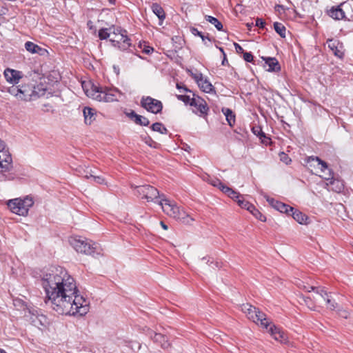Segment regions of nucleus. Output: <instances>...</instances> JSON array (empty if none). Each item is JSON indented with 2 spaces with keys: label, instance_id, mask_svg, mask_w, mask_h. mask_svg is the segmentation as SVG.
Returning a JSON list of instances; mask_svg holds the SVG:
<instances>
[{
  "label": "nucleus",
  "instance_id": "17",
  "mask_svg": "<svg viewBox=\"0 0 353 353\" xmlns=\"http://www.w3.org/2000/svg\"><path fill=\"white\" fill-rule=\"evenodd\" d=\"M328 48L333 52V54L339 57L342 58L344 55L343 48V43L337 39H328L327 41Z\"/></svg>",
  "mask_w": 353,
  "mask_h": 353
},
{
  "label": "nucleus",
  "instance_id": "2",
  "mask_svg": "<svg viewBox=\"0 0 353 353\" xmlns=\"http://www.w3.org/2000/svg\"><path fill=\"white\" fill-rule=\"evenodd\" d=\"M47 90L46 85L42 83L36 85L32 80L25 77L17 85L8 87L7 92L18 101L27 102L44 96Z\"/></svg>",
  "mask_w": 353,
  "mask_h": 353
},
{
  "label": "nucleus",
  "instance_id": "31",
  "mask_svg": "<svg viewBox=\"0 0 353 353\" xmlns=\"http://www.w3.org/2000/svg\"><path fill=\"white\" fill-rule=\"evenodd\" d=\"M205 19L207 21L214 25L218 30H221L223 29L222 23L216 18L212 16L205 15Z\"/></svg>",
  "mask_w": 353,
  "mask_h": 353
},
{
  "label": "nucleus",
  "instance_id": "52",
  "mask_svg": "<svg viewBox=\"0 0 353 353\" xmlns=\"http://www.w3.org/2000/svg\"><path fill=\"white\" fill-rule=\"evenodd\" d=\"M202 41L204 42L205 45H207V43L205 40H208L209 41H211V39L209 38L208 35L205 36L204 34H202L201 37Z\"/></svg>",
  "mask_w": 353,
  "mask_h": 353
},
{
  "label": "nucleus",
  "instance_id": "38",
  "mask_svg": "<svg viewBox=\"0 0 353 353\" xmlns=\"http://www.w3.org/2000/svg\"><path fill=\"white\" fill-rule=\"evenodd\" d=\"M85 178H87V179L92 178L94 182L99 183V184H102L105 181V180L103 177L99 176H94L93 174H90V176L85 175Z\"/></svg>",
  "mask_w": 353,
  "mask_h": 353
},
{
  "label": "nucleus",
  "instance_id": "47",
  "mask_svg": "<svg viewBox=\"0 0 353 353\" xmlns=\"http://www.w3.org/2000/svg\"><path fill=\"white\" fill-rule=\"evenodd\" d=\"M234 46L237 53H243V48L239 43H234Z\"/></svg>",
  "mask_w": 353,
  "mask_h": 353
},
{
  "label": "nucleus",
  "instance_id": "51",
  "mask_svg": "<svg viewBox=\"0 0 353 353\" xmlns=\"http://www.w3.org/2000/svg\"><path fill=\"white\" fill-rule=\"evenodd\" d=\"M252 131L255 134L264 136V133L263 132H261V134L260 133L261 130L259 128L256 129L255 128H253Z\"/></svg>",
  "mask_w": 353,
  "mask_h": 353
},
{
  "label": "nucleus",
  "instance_id": "56",
  "mask_svg": "<svg viewBox=\"0 0 353 353\" xmlns=\"http://www.w3.org/2000/svg\"><path fill=\"white\" fill-rule=\"evenodd\" d=\"M160 225H161V227H162L164 230H168V225H167L166 224H165V223H164L163 221H161V222H160Z\"/></svg>",
  "mask_w": 353,
  "mask_h": 353
},
{
  "label": "nucleus",
  "instance_id": "20",
  "mask_svg": "<svg viewBox=\"0 0 353 353\" xmlns=\"http://www.w3.org/2000/svg\"><path fill=\"white\" fill-rule=\"evenodd\" d=\"M151 339L154 343L159 344L163 349H168L170 347L171 344L165 335L155 332L154 333V336H151Z\"/></svg>",
  "mask_w": 353,
  "mask_h": 353
},
{
  "label": "nucleus",
  "instance_id": "50",
  "mask_svg": "<svg viewBox=\"0 0 353 353\" xmlns=\"http://www.w3.org/2000/svg\"><path fill=\"white\" fill-rule=\"evenodd\" d=\"M143 52L148 54H150L151 52L153 51V48H151V47H149V46H147L145 47L144 49H143Z\"/></svg>",
  "mask_w": 353,
  "mask_h": 353
},
{
  "label": "nucleus",
  "instance_id": "39",
  "mask_svg": "<svg viewBox=\"0 0 353 353\" xmlns=\"http://www.w3.org/2000/svg\"><path fill=\"white\" fill-rule=\"evenodd\" d=\"M208 181L212 185H213L214 187H217V188H219L222 183L219 179H216V178H214V179L210 178L208 180Z\"/></svg>",
  "mask_w": 353,
  "mask_h": 353
},
{
  "label": "nucleus",
  "instance_id": "25",
  "mask_svg": "<svg viewBox=\"0 0 353 353\" xmlns=\"http://www.w3.org/2000/svg\"><path fill=\"white\" fill-rule=\"evenodd\" d=\"M83 112L85 123L90 125L95 120L96 111L91 108L85 107Z\"/></svg>",
  "mask_w": 353,
  "mask_h": 353
},
{
  "label": "nucleus",
  "instance_id": "16",
  "mask_svg": "<svg viewBox=\"0 0 353 353\" xmlns=\"http://www.w3.org/2000/svg\"><path fill=\"white\" fill-rule=\"evenodd\" d=\"M304 289L307 292H315L316 294L322 297L326 301V303L329 304L328 308L330 309L331 310H334L337 307V303H336L334 301H331V299L328 296L327 292L324 290V288L304 286Z\"/></svg>",
  "mask_w": 353,
  "mask_h": 353
},
{
  "label": "nucleus",
  "instance_id": "14",
  "mask_svg": "<svg viewBox=\"0 0 353 353\" xmlns=\"http://www.w3.org/2000/svg\"><path fill=\"white\" fill-rule=\"evenodd\" d=\"M192 101L190 102V105L194 107L196 111H194L195 113H199L200 116L207 115L209 108L206 101L201 97L192 94Z\"/></svg>",
  "mask_w": 353,
  "mask_h": 353
},
{
  "label": "nucleus",
  "instance_id": "4",
  "mask_svg": "<svg viewBox=\"0 0 353 353\" xmlns=\"http://www.w3.org/2000/svg\"><path fill=\"white\" fill-rule=\"evenodd\" d=\"M33 205V199L30 196H26L23 199L15 198L7 202V205L12 213L23 216L28 215L30 208Z\"/></svg>",
  "mask_w": 353,
  "mask_h": 353
},
{
  "label": "nucleus",
  "instance_id": "22",
  "mask_svg": "<svg viewBox=\"0 0 353 353\" xmlns=\"http://www.w3.org/2000/svg\"><path fill=\"white\" fill-rule=\"evenodd\" d=\"M263 59L265 60V63L268 66L267 69L268 72H278L280 70V65L276 58L267 57Z\"/></svg>",
  "mask_w": 353,
  "mask_h": 353
},
{
  "label": "nucleus",
  "instance_id": "18",
  "mask_svg": "<svg viewBox=\"0 0 353 353\" xmlns=\"http://www.w3.org/2000/svg\"><path fill=\"white\" fill-rule=\"evenodd\" d=\"M267 201L274 208L282 213L289 214L294 210L293 208L274 199L268 198Z\"/></svg>",
  "mask_w": 353,
  "mask_h": 353
},
{
  "label": "nucleus",
  "instance_id": "19",
  "mask_svg": "<svg viewBox=\"0 0 353 353\" xmlns=\"http://www.w3.org/2000/svg\"><path fill=\"white\" fill-rule=\"evenodd\" d=\"M270 325L268 332L272 336L275 340L279 341L281 342H284L286 341V335L285 332L281 330L279 327L275 326L274 325Z\"/></svg>",
  "mask_w": 353,
  "mask_h": 353
},
{
  "label": "nucleus",
  "instance_id": "8",
  "mask_svg": "<svg viewBox=\"0 0 353 353\" xmlns=\"http://www.w3.org/2000/svg\"><path fill=\"white\" fill-rule=\"evenodd\" d=\"M132 188H134V194L147 200L148 202L154 201L159 197V192L157 188L150 185H131Z\"/></svg>",
  "mask_w": 353,
  "mask_h": 353
},
{
  "label": "nucleus",
  "instance_id": "10",
  "mask_svg": "<svg viewBox=\"0 0 353 353\" xmlns=\"http://www.w3.org/2000/svg\"><path fill=\"white\" fill-rule=\"evenodd\" d=\"M12 168V159L6 145L0 139V172H8Z\"/></svg>",
  "mask_w": 353,
  "mask_h": 353
},
{
  "label": "nucleus",
  "instance_id": "57",
  "mask_svg": "<svg viewBox=\"0 0 353 353\" xmlns=\"http://www.w3.org/2000/svg\"><path fill=\"white\" fill-rule=\"evenodd\" d=\"M280 9H283V6H281V5H276V6H275V10H276V11H279V10H280Z\"/></svg>",
  "mask_w": 353,
  "mask_h": 353
},
{
  "label": "nucleus",
  "instance_id": "40",
  "mask_svg": "<svg viewBox=\"0 0 353 353\" xmlns=\"http://www.w3.org/2000/svg\"><path fill=\"white\" fill-rule=\"evenodd\" d=\"M218 188L227 195L230 192H232V189L229 188L228 186L225 185L223 183H221V184Z\"/></svg>",
  "mask_w": 353,
  "mask_h": 353
},
{
  "label": "nucleus",
  "instance_id": "26",
  "mask_svg": "<svg viewBox=\"0 0 353 353\" xmlns=\"http://www.w3.org/2000/svg\"><path fill=\"white\" fill-rule=\"evenodd\" d=\"M159 204L161 206L163 211L166 214H172V208L174 205V202L171 201L166 199H161L159 202Z\"/></svg>",
  "mask_w": 353,
  "mask_h": 353
},
{
  "label": "nucleus",
  "instance_id": "33",
  "mask_svg": "<svg viewBox=\"0 0 353 353\" xmlns=\"http://www.w3.org/2000/svg\"><path fill=\"white\" fill-rule=\"evenodd\" d=\"M274 28L275 31L282 37H285V27L281 23L275 22L274 23Z\"/></svg>",
  "mask_w": 353,
  "mask_h": 353
},
{
  "label": "nucleus",
  "instance_id": "29",
  "mask_svg": "<svg viewBox=\"0 0 353 353\" xmlns=\"http://www.w3.org/2000/svg\"><path fill=\"white\" fill-rule=\"evenodd\" d=\"M327 185H330V189L334 192H340L343 190V184L336 179L332 180L327 183Z\"/></svg>",
  "mask_w": 353,
  "mask_h": 353
},
{
  "label": "nucleus",
  "instance_id": "1",
  "mask_svg": "<svg viewBox=\"0 0 353 353\" xmlns=\"http://www.w3.org/2000/svg\"><path fill=\"white\" fill-rule=\"evenodd\" d=\"M42 285L46 292V302L59 314L83 316L89 312V301L78 294L74 278L65 268L48 269L43 275Z\"/></svg>",
  "mask_w": 353,
  "mask_h": 353
},
{
  "label": "nucleus",
  "instance_id": "36",
  "mask_svg": "<svg viewBox=\"0 0 353 353\" xmlns=\"http://www.w3.org/2000/svg\"><path fill=\"white\" fill-rule=\"evenodd\" d=\"M250 212L255 216L257 219L265 222L266 221V217L264 216L261 212H259L257 209L254 206V209H252Z\"/></svg>",
  "mask_w": 353,
  "mask_h": 353
},
{
  "label": "nucleus",
  "instance_id": "24",
  "mask_svg": "<svg viewBox=\"0 0 353 353\" xmlns=\"http://www.w3.org/2000/svg\"><path fill=\"white\" fill-rule=\"evenodd\" d=\"M151 9L159 19V25L161 26L163 20L165 19V13L163 8L158 3H154L151 6Z\"/></svg>",
  "mask_w": 353,
  "mask_h": 353
},
{
  "label": "nucleus",
  "instance_id": "49",
  "mask_svg": "<svg viewBox=\"0 0 353 353\" xmlns=\"http://www.w3.org/2000/svg\"><path fill=\"white\" fill-rule=\"evenodd\" d=\"M304 301H305V304H306V305H307V306H308L311 310H315V309H314V306L310 305V304L309 303V302H310V301H311L310 298H309V297L304 298Z\"/></svg>",
  "mask_w": 353,
  "mask_h": 353
},
{
  "label": "nucleus",
  "instance_id": "34",
  "mask_svg": "<svg viewBox=\"0 0 353 353\" xmlns=\"http://www.w3.org/2000/svg\"><path fill=\"white\" fill-rule=\"evenodd\" d=\"M236 202L241 208H245L249 212H250L252 209H254V205L250 202L245 201L242 196Z\"/></svg>",
  "mask_w": 353,
  "mask_h": 353
},
{
  "label": "nucleus",
  "instance_id": "30",
  "mask_svg": "<svg viewBox=\"0 0 353 353\" xmlns=\"http://www.w3.org/2000/svg\"><path fill=\"white\" fill-rule=\"evenodd\" d=\"M113 28L111 27L109 28H101L99 30V37L101 40L107 39L112 35Z\"/></svg>",
  "mask_w": 353,
  "mask_h": 353
},
{
  "label": "nucleus",
  "instance_id": "41",
  "mask_svg": "<svg viewBox=\"0 0 353 353\" xmlns=\"http://www.w3.org/2000/svg\"><path fill=\"white\" fill-rule=\"evenodd\" d=\"M228 196L236 201L241 198V195H240L239 192L234 191V190H232V192L228 194Z\"/></svg>",
  "mask_w": 353,
  "mask_h": 353
},
{
  "label": "nucleus",
  "instance_id": "54",
  "mask_svg": "<svg viewBox=\"0 0 353 353\" xmlns=\"http://www.w3.org/2000/svg\"><path fill=\"white\" fill-rule=\"evenodd\" d=\"M145 143H147V144H148V145H150V147H151V146H152V143H154V142H153V141H152L150 138H148V139L145 140Z\"/></svg>",
  "mask_w": 353,
  "mask_h": 353
},
{
  "label": "nucleus",
  "instance_id": "3",
  "mask_svg": "<svg viewBox=\"0 0 353 353\" xmlns=\"http://www.w3.org/2000/svg\"><path fill=\"white\" fill-rule=\"evenodd\" d=\"M89 88L83 86L85 94L97 101L111 103L118 101L122 97V93L117 88L98 86L89 84Z\"/></svg>",
  "mask_w": 353,
  "mask_h": 353
},
{
  "label": "nucleus",
  "instance_id": "12",
  "mask_svg": "<svg viewBox=\"0 0 353 353\" xmlns=\"http://www.w3.org/2000/svg\"><path fill=\"white\" fill-rule=\"evenodd\" d=\"M141 105L147 111L154 114L160 112L163 108V104L160 101L150 97H142L141 100Z\"/></svg>",
  "mask_w": 353,
  "mask_h": 353
},
{
  "label": "nucleus",
  "instance_id": "13",
  "mask_svg": "<svg viewBox=\"0 0 353 353\" xmlns=\"http://www.w3.org/2000/svg\"><path fill=\"white\" fill-rule=\"evenodd\" d=\"M171 212L172 214H168V216L184 224H191L195 220L194 217L187 214L185 211L180 210L179 207L175 203L172 208Z\"/></svg>",
  "mask_w": 353,
  "mask_h": 353
},
{
  "label": "nucleus",
  "instance_id": "42",
  "mask_svg": "<svg viewBox=\"0 0 353 353\" xmlns=\"http://www.w3.org/2000/svg\"><path fill=\"white\" fill-rule=\"evenodd\" d=\"M280 159L281 161H283L287 165L291 162L290 158L284 152H281L280 154Z\"/></svg>",
  "mask_w": 353,
  "mask_h": 353
},
{
  "label": "nucleus",
  "instance_id": "5",
  "mask_svg": "<svg viewBox=\"0 0 353 353\" xmlns=\"http://www.w3.org/2000/svg\"><path fill=\"white\" fill-rule=\"evenodd\" d=\"M70 245L77 252L85 254L94 255L97 252L98 245L91 240L83 237H73L70 240Z\"/></svg>",
  "mask_w": 353,
  "mask_h": 353
},
{
  "label": "nucleus",
  "instance_id": "61",
  "mask_svg": "<svg viewBox=\"0 0 353 353\" xmlns=\"http://www.w3.org/2000/svg\"><path fill=\"white\" fill-rule=\"evenodd\" d=\"M0 353H6V352L5 351H3V350L0 349Z\"/></svg>",
  "mask_w": 353,
  "mask_h": 353
},
{
  "label": "nucleus",
  "instance_id": "32",
  "mask_svg": "<svg viewBox=\"0 0 353 353\" xmlns=\"http://www.w3.org/2000/svg\"><path fill=\"white\" fill-rule=\"evenodd\" d=\"M151 128L154 132H158L162 134H166L168 133L167 128L159 122L154 123L152 125Z\"/></svg>",
  "mask_w": 353,
  "mask_h": 353
},
{
  "label": "nucleus",
  "instance_id": "28",
  "mask_svg": "<svg viewBox=\"0 0 353 353\" xmlns=\"http://www.w3.org/2000/svg\"><path fill=\"white\" fill-rule=\"evenodd\" d=\"M222 112L225 114L228 124L232 126L235 123V115L233 112L229 108H223Z\"/></svg>",
  "mask_w": 353,
  "mask_h": 353
},
{
  "label": "nucleus",
  "instance_id": "43",
  "mask_svg": "<svg viewBox=\"0 0 353 353\" xmlns=\"http://www.w3.org/2000/svg\"><path fill=\"white\" fill-rule=\"evenodd\" d=\"M243 59L247 62H252L253 55L251 52H243Z\"/></svg>",
  "mask_w": 353,
  "mask_h": 353
},
{
  "label": "nucleus",
  "instance_id": "48",
  "mask_svg": "<svg viewBox=\"0 0 353 353\" xmlns=\"http://www.w3.org/2000/svg\"><path fill=\"white\" fill-rule=\"evenodd\" d=\"M191 32L195 35V36H199V37H201V35L203 34V33L201 32H200L199 30H198L196 28H192L191 29Z\"/></svg>",
  "mask_w": 353,
  "mask_h": 353
},
{
  "label": "nucleus",
  "instance_id": "23",
  "mask_svg": "<svg viewBox=\"0 0 353 353\" xmlns=\"http://www.w3.org/2000/svg\"><path fill=\"white\" fill-rule=\"evenodd\" d=\"M330 17L335 20H341L345 18V12L341 8V6L332 7L328 12Z\"/></svg>",
  "mask_w": 353,
  "mask_h": 353
},
{
  "label": "nucleus",
  "instance_id": "6",
  "mask_svg": "<svg viewBox=\"0 0 353 353\" xmlns=\"http://www.w3.org/2000/svg\"><path fill=\"white\" fill-rule=\"evenodd\" d=\"M110 41L113 46L121 50H126L131 46L130 39L127 36V32L120 28H113L112 35Z\"/></svg>",
  "mask_w": 353,
  "mask_h": 353
},
{
  "label": "nucleus",
  "instance_id": "35",
  "mask_svg": "<svg viewBox=\"0 0 353 353\" xmlns=\"http://www.w3.org/2000/svg\"><path fill=\"white\" fill-rule=\"evenodd\" d=\"M134 123L136 124L143 125V126H148L150 124V121L146 117H143L141 115H139V114L137 115V117H136Z\"/></svg>",
  "mask_w": 353,
  "mask_h": 353
},
{
  "label": "nucleus",
  "instance_id": "46",
  "mask_svg": "<svg viewBox=\"0 0 353 353\" xmlns=\"http://www.w3.org/2000/svg\"><path fill=\"white\" fill-rule=\"evenodd\" d=\"M265 23V21L262 19L257 18L256 19V26L261 28H263L264 27Z\"/></svg>",
  "mask_w": 353,
  "mask_h": 353
},
{
  "label": "nucleus",
  "instance_id": "21",
  "mask_svg": "<svg viewBox=\"0 0 353 353\" xmlns=\"http://www.w3.org/2000/svg\"><path fill=\"white\" fill-rule=\"evenodd\" d=\"M25 48L27 51L32 54H38L39 55H44L48 53V51L40 47L39 46L35 44L31 41H27L25 43Z\"/></svg>",
  "mask_w": 353,
  "mask_h": 353
},
{
  "label": "nucleus",
  "instance_id": "53",
  "mask_svg": "<svg viewBox=\"0 0 353 353\" xmlns=\"http://www.w3.org/2000/svg\"><path fill=\"white\" fill-rule=\"evenodd\" d=\"M228 63V59L226 58V54H224L223 59V61H222V65H225Z\"/></svg>",
  "mask_w": 353,
  "mask_h": 353
},
{
  "label": "nucleus",
  "instance_id": "27",
  "mask_svg": "<svg viewBox=\"0 0 353 353\" xmlns=\"http://www.w3.org/2000/svg\"><path fill=\"white\" fill-rule=\"evenodd\" d=\"M292 212V217L293 219L296 221L300 224H307L308 217L301 212L299 210H293Z\"/></svg>",
  "mask_w": 353,
  "mask_h": 353
},
{
  "label": "nucleus",
  "instance_id": "55",
  "mask_svg": "<svg viewBox=\"0 0 353 353\" xmlns=\"http://www.w3.org/2000/svg\"><path fill=\"white\" fill-rule=\"evenodd\" d=\"M113 70L117 75L119 74V68L118 65H113Z\"/></svg>",
  "mask_w": 353,
  "mask_h": 353
},
{
  "label": "nucleus",
  "instance_id": "11",
  "mask_svg": "<svg viewBox=\"0 0 353 353\" xmlns=\"http://www.w3.org/2000/svg\"><path fill=\"white\" fill-rule=\"evenodd\" d=\"M188 72L203 92L210 93L214 91L213 85L206 77H203L202 73L198 72H193L191 70H188Z\"/></svg>",
  "mask_w": 353,
  "mask_h": 353
},
{
  "label": "nucleus",
  "instance_id": "15",
  "mask_svg": "<svg viewBox=\"0 0 353 353\" xmlns=\"http://www.w3.org/2000/svg\"><path fill=\"white\" fill-rule=\"evenodd\" d=\"M3 74L6 81L12 85H17L26 77L22 72L11 68H6Z\"/></svg>",
  "mask_w": 353,
  "mask_h": 353
},
{
  "label": "nucleus",
  "instance_id": "45",
  "mask_svg": "<svg viewBox=\"0 0 353 353\" xmlns=\"http://www.w3.org/2000/svg\"><path fill=\"white\" fill-rule=\"evenodd\" d=\"M125 114L128 117H129L131 120H132L134 122V120L136 119V117H137V114L133 111L130 110L129 112H125Z\"/></svg>",
  "mask_w": 353,
  "mask_h": 353
},
{
  "label": "nucleus",
  "instance_id": "37",
  "mask_svg": "<svg viewBox=\"0 0 353 353\" xmlns=\"http://www.w3.org/2000/svg\"><path fill=\"white\" fill-rule=\"evenodd\" d=\"M176 97L179 100L182 101L185 104H190V102L192 101V97H190V96H189V95H182V94L176 95Z\"/></svg>",
  "mask_w": 353,
  "mask_h": 353
},
{
  "label": "nucleus",
  "instance_id": "60",
  "mask_svg": "<svg viewBox=\"0 0 353 353\" xmlns=\"http://www.w3.org/2000/svg\"><path fill=\"white\" fill-rule=\"evenodd\" d=\"M219 49L220 52H222L223 55H224L225 52H224L223 48H221V47H219Z\"/></svg>",
  "mask_w": 353,
  "mask_h": 353
},
{
  "label": "nucleus",
  "instance_id": "58",
  "mask_svg": "<svg viewBox=\"0 0 353 353\" xmlns=\"http://www.w3.org/2000/svg\"><path fill=\"white\" fill-rule=\"evenodd\" d=\"M340 315L341 316L344 317V318H347V312H345V311H343Z\"/></svg>",
  "mask_w": 353,
  "mask_h": 353
},
{
  "label": "nucleus",
  "instance_id": "44",
  "mask_svg": "<svg viewBox=\"0 0 353 353\" xmlns=\"http://www.w3.org/2000/svg\"><path fill=\"white\" fill-rule=\"evenodd\" d=\"M176 88L180 91L183 90L186 92H192L190 90H189L185 85L181 83H176Z\"/></svg>",
  "mask_w": 353,
  "mask_h": 353
},
{
  "label": "nucleus",
  "instance_id": "9",
  "mask_svg": "<svg viewBox=\"0 0 353 353\" xmlns=\"http://www.w3.org/2000/svg\"><path fill=\"white\" fill-rule=\"evenodd\" d=\"M305 161L307 164H309L310 167L315 168L316 166H317L320 169L321 172H323V174L321 176L325 180L330 181L334 180L333 172L328 168L326 162L322 161L317 157L313 156L308 157L306 159Z\"/></svg>",
  "mask_w": 353,
  "mask_h": 353
},
{
  "label": "nucleus",
  "instance_id": "7",
  "mask_svg": "<svg viewBox=\"0 0 353 353\" xmlns=\"http://www.w3.org/2000/svg\"><path fill=\"white\" fill-rule=\"evenodd\" d=\"M242 310L247 314L248 319L256 323L260 322L261 326L268 329L270 320L266 318V315L263 312L250 304L243 305Z\"/></svg>",
  "mask_w": 353,
  "mask_h": 353
},
{
  "label": "nucleus",
  "instance_id": "59",
  "mask_svg": "<svg viewBox=\"0 0 353 353\" xmlns=\"http://www.w3.org/2000/svg\"><path fill=\"white\" fill-rule=\"evenodd\" d=\"M202 260H203V261H206V263H210V258L203 257V258L202 259ZM211 263H212V262L211 261Z\"/></svg>",
  "mask_w": 353,
  "mask_h": 353
}]
</instances>
